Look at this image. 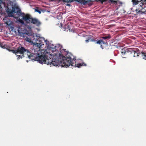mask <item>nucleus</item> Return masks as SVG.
Wrapping results in <instances>:
<instances>
[{"mask_svg":"<svg viewBox=\"0 0 146 146\" xmlns=\"http://www.w3.org/2000/svg\"><path fill=\"white\" fill-rule=\"evenodd\" d=\"M62 48V46L59 44H57L55 46L53 44H52V47H51L50 50L52 52H56V53H54L53 55L50 54L52 56V57L49 56L48 58H50V57L52 61H56V62L58 63V64L57 66L52 65V66H54L56 67L58 66L59 67L60 66L62 67L67 68L71 65L72 66H74L75 67L79 68L82 66H86V64L84 63L76 64L74 65L76 62L75 60L76 59L75 57L70 53L68 54V56L66 57L62 56V60L59 61L56 58L58 54L60 55V53L59 52H61Z\"/></svg>","mask_w":146,"mask_h":146,"instance_id":"nucleus-1","label":"nucleus"},{"mask_svg":"<svg viewBox=\"0 0 146 146\" xmlns=\"http://www.w3.org/2000/svg\"><path fill=\"white\" fill-rule=\"evenodd\" d=\"M35 45V44L33 46L34 53H31L29 51L27 53V55L29 59L32 60L37 61L41 64L44 63L46 64L47 65H50V66L52 65L57 66L58 64V63L56 61H52V60L50 57V58H48L49 56L51 57L52 56L50 54V53L45 50H42L40 51V48L37 47V48L36 47L34 48Z\"/></svg>","mask_w":146,"mask_h":146,"instance_id":"nucleus-2","label":"nucleus"},{"mask_svg":"<svg viewBox=\"0 0 146 146\" xmlns=\"http://www.w3.org/2000/svg\"><path fill=\"white\" fill-rule=\"evenodd\" d=\"M30 38H27L26 41L29 42H32L35 43L34 47H37L40 48V47L44 45L43 42H42V40H44L47 46L51 49L52 47V44L47 40H45L43 37H40L37 35H31Z\"/></svg>","mask_w":146,"mask_h":146,"instance_id":"nucleus-3","label":"nucleus"},{"mask_svg":"<svg viewBox=\"0 0 146 146\" xmlns=\"http://www.w3.org/2000/svg\"><path fill=\"white\" fill-rule=\"evenodd\" d=\"M22 19L24 21L20 19H18L17 21L28 29H31V26L29 25L30 23L36 25L38 27H39L41 24V22L38 19L36 18H33L28 14L23 16Z\"/></svg>","mask_w":146,"mask_h":146,"instance_id":"nucleus-4","label":"nucleus"},{"mask_svg":"<svg viewBox=\"0 0 146 146\" xmlns=\"http://www.w3.org/2000/svg\"><path fill=\"white\" fill-rule=\"evenodd\" d=\"M12 52L15 53L18 57V59L20 58H22L24 57L23 54L25 52H27V54L29 52V50L25 48L24 47L21 46H20L17 50H12Z\"/></svg>","mask_w":146,"mask_h":146,"instance_id":"nucleus-5","label":"nucleus"},{"mask_svg":"<svg viewBox=\"0 0 146 146\" xmlns=\"http://www.w3.org/2000/svg\"><path fill=\"white\" fill-rule=\"evenodd\" d=\"M98 1H101L102 3L103 2L107 1L108 2H111L112 3H113L115 5H117L118 7H117L116 10H117L119 7L121 6L122 4V3L121 2H119V1H114L113 0H98Z\"/></svg>","mask_w":146,"mask_h":146,"instance_id":"nucleus-6","label":"nucleus"},{"mask_svg":"<svg viewBox=\"0 0 146 146\" xmlns=\"http://www.w3.org/2000/svg\"><path fill=\"white\" fill-rule=\"evenodd\" d=\"M16 13L18 15L20 16L21 15H22L21 9L18 7H16L13 9V11L11 13L7 12L8 14L9 17H13V13Z\"/></svg>","mask_w":146,"mask_h":146,"instance_id":"nucleus-7","label":"nucleus"},{"mask_svg":"<svg viewBox=\"0 0 146 146\" xmlns=\"http://www.w3.org/2000/svg\"><path fill=\"white\" fill-rule=\"evenodd\" d=\"M21 28V27L17 25L14 26H11L10 27L11 30L13 31H14L15 33H20V29Z\"/></svg>","mask_w":146,"mask_h":146,"instance_id":"nucleus-8","label":"nucleus"},{"mask_svg":"<svg viewBox=\"0 0 146 146\" xmlns=\"http://www.w3.org/2000/svg\"><path fill=\"white\" fill-rule=\"evenodd\" d=\"M140 7L141 8H139L141 9H144L146 7V0H141V3L140 4Z\"/></svg>","mask_w":146,"mask_h":146,"instance_id":"nucleus-9","label":"nucleus"},{"mask_svg":"<svg viewBox=\"0 0 146 146\" xmlns=\"http://www.w3.org/2000/svg\"><path fill=\"white\" fill-rule=\"evenodd\" d=\"M134 53V57H137L139 56V54H141V53H139V51H136L135 50H133L131 51V53Z\"/></svg>","mask_w":146,"mask_h":146,"instance_id":"nucleus-10","label":"nucleus"},{"mask_svg":"<svg viewBox=\"0 0 146 146\" xmlns=\"http://www.w3.org/2000/svg\"><path fill=\"white\" fill-rule=\"evenodd\" d=\"M96 43L97 44H107V42L104 41L103 40H98L97 41Z\"/></svg>","mask_w":146,"mask_h":146,"instance_id":"nucleus-11","label":"nucleus"},{"mask_svg":"<svg viewBox=\"0 0 146 146\" xmlns=\"http://www.w3.org/2000/svg\"><path fill=\"white\" fill-rule=\"evenodd\" d=\"M57 1H62L63 2H66L67 3H70L73 2L75 0H57Z\"/></svg>","mask_w":146,"mask_h":146,"instance_id":"nucleus-12","label":"nucleus"},{"mask_svg":"<svg viewBox=\"0 0 146 146\" xmlns=\"http://www.w3.org/2000/svg\"><path fill=\"white\" fill-rule=\"evenodd\" d=\"M93 0H82V3L83 5H85L88 2L93 1Z\"/></svg>","mask_w":146,"mask_h":146,"instance_id":"nucleus-13","label":"nucleus"},{"mask_svg":"<svg viewBox=\"0 0 146 146\" xmlns=\"http://www.w3.org/2000/svg\"><path fill=\"white\" fill-rule=\"evenodd\" d=\"M141 54L143 58L146 60V53L144 52H142L141 53Z\"/></svg>","mask_w":146,"mask_h":146,"instance_id":"nucleus-14","label":"nucleus"},{"mask_svg":"<svg viewBox=\"0 0 146 146\" xmlns=\"http://www.w3.org/2000/svg\"><path fill=\"white\" fill-rule=\"evenodd\" d=\"M111 38V36L110 35H108L107 36L102 37V38L104 39H109Z\"/></svg>","mask_w":146,"mask_h":146,"instance_id":"nucleus-15","label":"nucleus"},{"mask_svg":"<svg viewBox=\"0 0 146 146\" xmlns=\"http://www.w3.org/2000/svg\"><path fill=\"white\" fill-rule=\"evenodd\" d=\"M132 2H133V5H136L138 2H139L137 0H132Z\"/></svg>","mask_w":146,"mask_h":146,"instance_id":"nucleus-16","label":"nucleus"},{"mask_svg":"<svg viewBox=\"0 0 146 146\" xmlns=\"http://www.w3.org/2000/svg\"><path fill=\"white\" fill-rule=\"evenodd\" d=\"M126 52L125 51V49H123L122 50L121 53L122 54H123V55L125 54Z\"/></svg>","mask_w":146,"mask_h":146,"instance_id":"nucleus-17","label":"nucleus"},{"mask_svg":"<svg viewBox=\"0 0 146 146\" xmlns=\"http://www.w3.org/2000/svg\"><path fill=\"white\" fill-rule=\"evenodd\" d=\"M139 8H141V7H140L139 9H136V11L137 13L140 12H141V11L142 10V9H139Z\"/></svg>","mask_w":146,"mask_h":146,"instance_id":"nucleus-18","label":"nucleus"},{"mask_svg":"<svg viewBox=\"0 0 146 146\" xmlns=\"http://www.w3.org/2000/svg\"><path fill=\"white\" fill-rule=\"evenodd\" d=\"M35 11L37 12L38 13L40 14L41 13V11H40V10H39L38 9H35Z\"/></svg>","mask_w":146,"mask_h":146,"instance_id":"nucleus-19","label":"nucleus"},{"mask_svg":"<svg viewBox=\"0 0 146 146\" xmlns=\"http://www.w3.org/2000/svg\"><path fill=\"white\" fill-rule=\"evenodd\" d=\"M66 5L68 6H70V5L69 4H67Z\"/></svg>","mask_w":146,"mask_h":146,"instance_id":"nucleus-20","label":"nucleus"},{"mask_svg":"<svg viewBox=\"0 0 146 146\" xmlns=\"http://www.w3.org/2000/svg\"><path fill=\"white\" fill-rule=\"evenodd\" d=\"M86 42H89V40H85Z\"/></svg>","mask_w":146,"mask_h":146,"instance_id":"nucleus-21","label":"nucleus"},{"mask_svg":"<svg viewBox=\"0 0 146 146\" xmlns=\"http://www.w3.org/2000/svg\"><path fill=\"white\" fill-rule=\"evenodd\" d=\"M100 47L102 49H103V47L102 46V45H101Z\"/></svg>","mask_w":146,"mask_h":146,"instance_id":"nucleus-22","label":"nucleus"},{"mask_svg":"<svg viewBox=\"0 0 146 146\" xmlns=\"http://www.w3.org/2000/svg\"><path fill=\"white\" fill-rule=\"evenodd\" d=\"M7 24H8V23L7 22H5Z\"/></svg>","mask_w":146,"mask_h":146,"instance_id":"nucleus-23","label":"nucleus"},{"mask_svg":"<svg viewBox=\"0 0 146 146\" xmlns=\"http://www.w3.org/2000/svg\"><path fill=\"white\" fill-rule=\"evenodd\" d=\"M3 47H4L3 46H2V48H3Z\"/></svg>","mask_w":146,"mask_h":146,"instance_id":"nucleus-24","label":"nucleus"},{"mask_svg":"<svg viewBox=\"0 0 146 146\" xmlns=\"http://www.w3.org/2000/svg\"><path fill=\"white\" fill-rule=\"evenodd\" d=\"M23 15H24V13H23Z\"/></svg>","mask_w":146,"mask_h":146,"instance_id":"nucleus-25","label":"nucleus"}]
</instances>
